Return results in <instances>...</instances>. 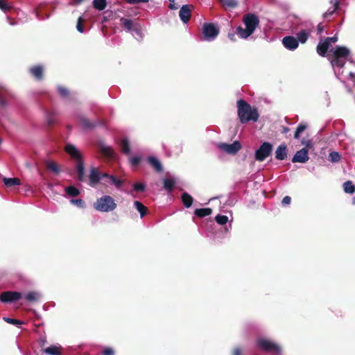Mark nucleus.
<instances>
[{"label":"nucleus","instance_id":"obj_1","mask_svg":"<svg viewBox=\"0 0 355 355\" xmlns=\"http://www.w3.org/2000/svg\"><path fill=\"white\" fill-rule=\"evenodd\" d=\"M237 113L240 122L242 124L247 123L252 121H258L259 114L256 107L252 106L243 99L237 101Z\"/></svg>","mask_w":355,"mask_h":355},{"label":"nucleus","instance_id":"obj_2","mask_svg":"<svg viewBox=\"0 0 355 355\" xmlns=\"http://www.w3.org/2000/svg\"><path fill=\"white\" fill-rule=\"evenodd\" d=\"M242 21L245 26V28L239 26L236 31V34L242 39H247L252 35L260 23L259 17L254 13L244 15Z\"/></svg>","mask_w":355,"mask_h":355},{"label":"nucleus","instance_id":"obj_3","mask_svg":"<svg viewBox=\"0 0 355 355\" xmlns=\"http://www.w3.org/2000/svg\"><path fill=\"white\" fill-rule=\"evenodd\" d=\"M93 206L96 211L101 212H110L116 208L117 205L112 196H103L96 199Z\"/></svg>","mask_w":355,"mask_h":355},{"label":"nucleus","instance_id":"obj_4","mask_svg":"<svg viewBox=\"0 0 355 355\" xmlns=\"http://www.w3.org/2000/svg\"><path fill=\"white\" fill-rule=\"evenodd\" d=\"M272 151V145L267 141L263 142L260 147L255 151L254 158L257 161L263 162Z\"/></svg>","mask_w":355,"mask_h":355},{"label":"nucleus","instance_id":"obj_5","mask_svg":"<svg viewBox=\"0 0 355 355\" xmlns=\"http://www.w3.org/2000/svg\"><path fill=\"white\" fill-rule=\"evenodd\" d=\"M219 33V28L211 23H207L203 25L202 34L205 40H214Z\"/></svg>","mask_w":355,"mask_h":355},{"label":"nucleus","instance_id":"obj_6","mask_svg":"<svg viewBox=\"0 0 355 355\" xmlns=\"http://www.w3.org/2000/svg\"><path fill=\"white\" fill-rule=\"evenodd\" d=\"M257 345L261 349L267 352H280V347L277 344L265 338L259 339L257 340Z\"/></svg>","mask_w":355,"mask_h":355},{"label":"nucleus","instance_id":"obj_7","mask_svg":"<svg viewBox=\"0 0 355 355\" xmlns=\"http://www.w3.org/2000/svg\"><path fill=\"white\" fill-rule=\"evenodd\" d=\"M218 147L226 153L234 155L241 148V144L239 141H234L232 144L220 143Z\"/></svg>","mask_w":355,"mask_h":355},{"label":"nucleus","instance_id":"obj_8","mask_svg":"<svg viewBox=\"0 0 355 355\" xmlns=\"http://www.w3.org/2000/svg\"><path fill=\"white\" fill-rule=\"evenodd\" d=\"M22 295L17 291H4L0 295V301L3 303H12L20 300Z\"/></svg>","mask_w":355,"mask_h":355},{"label":"nucleus","instance_id":"obj_9","mask_svg":"<svg viewBox=\"0 0 355 355\" xmlns=\"http://www.w3.org/2000/svg\"><path fill=\"white\" fill-rule=\"evenodd\" d=\"M193 8L192 5L187 4L182 6L179 12V16L183 23L186 24L190 20Z\"/></svg>","mask_w":355,"mask_h":355},{"label":"nucleus","instance_id":"obj_10","mask_svg":"<svg viewBox=\"0 0 355 355\" xmlns=\"http://www.w3.org/2000/svg\"><path fill=\"white\" fill-rule=\"evenodd\" d=\"M120 25L128 31L138 32L139 31V24L130 19L121 17L120 19Z\"/></svg>","mask_w":355,"mask_h":355},{"label":"nucleus","instance_id":"obj_11","mask_svg":"<svg viewBox=\"0 0 355 355\" xmlns=\"http://www.w3.org/2000/svg\"><path fill=\"white\" fill-rule=\"evenodd\" d=\"M88 178L89 186L95 187L97 185L101 180V173L98 169L95 167L91 168Z\"/></svg>","mask_w":355,"mask_h":355},{"label":"nucleus","instance_id":"obj_12","mask_svg":"<svg viewBox=\"0 0 355 355\" xmlns=\"http://www.w3.org/2000/svg\"><path fill=\"white\" fill-rule=\"evenodd\" d=\"M309 160L308 149L303 148L301 150L297 151L293 157L292 158V162L296 163H305Z\"/></svg>","mask_w":355,"mask_h":355},{"label":"nucleus","instance_id":"obj_13","mask_svg":"<svg viewBox=\"0 0 355 355\" xmlns=\"http://www.w3.org/2000/svg\"><path fill=\"white\" fill-rule=\"evenodd\" d=\"M282 44L284 47L288 50L296 49L299 44L298 40L293 36H286L282 40Z\"/></svg>","mask_w":355,"mask_h":355},{"label":"nucleus","instance_id":"obj_14","mask_svg":"<svg viewBox=\"0 0 355 355\" xmlns=\"http://www.w3.org/2000/svg\"><path fill=\"white\" fill-rule=\"evenodd\" d=\"M66 153L70 155L71 158L78 161L83 159L82 155L79 150L72 144H67L64 148Z\"/></svg>","mask_w":355,"mask_h":355},{"label":"nucleus","instance_id":"obj_15","mask_svg":"<svg viewBox=\"0 0 355 355\" xmlns=\"http://www.w3.org/2000/svg\"><path fill=\"white\" fill-rule=\"evenodd\" d=\"M30 73L37 80H42L44 78V67L42 65H35L29 69Z\"/></svg>","mask_w":355,"mask_h":355},{"label":"nucleus","instance_id":"obj_16","mask_svg":"<svg viewBox=\"0 0 355 355\" xmlns=\"http://www.w3.org/2000/svg\"><path fill=\"white\" fill-rule=\"evenodd\" d=\"M76 171L78 175V180L80 182L85 181V166L83 159L80 160L76 161Z\"/></svg>","mask_w":355,"mask_h":355},{"label":"nucleus","instance_id":"obj_17","mask_svg":"<svg viewBox=\"0 0 355 355\" xmlns=\"http://www.w3.org/2000/svg\"><path fill=\"white\" fill-rule=\"evenodd\" d=\"M76 171L78 175V180L80 182L85 181V166L83 159L80 160L76 161Z\"/></svg>","mask_w":355,"mask_h":355},{"label":"nucleus","instance_id":"obj_18","mask_svg":"<svg viewBox=\"0 0 355 355\" xmlns=\"http://www.w3.org/2000/svg\"><path fill=\"white\" fill-rule=\"evenodd\" d=\"M349 55V49L345 46H337L333 53L332 57L346 58Z\"/></svg>","mask_w":355,"mask_h":355},{"label":"nucleus","instance_id":"obj_19","mask_svg":"<svg viewBox=\"0 0 355 355\" xmlns=\"http://www.w3.org/2000/svg\"><path fill=\"white\" fill-rule=\"evenodd\" d=\"M147 161L157 173H160L163 171L162 164L157 157L149 156Z\"/></svg>","mask_w":355,"mask_h":355},{"label":"nucleus","instance_id":"obj_20","mask_svg":"<svg viewBox=\"0 0 355 355\" xmlns=\"http://www.w3.org/2000/svg\"><path fill=\"white\" fill-rule=\"evenodd\" d=\"M99 150L105 157L108 159L114 158L115 153L112 147L101 144L99 146Z\"/></svg>","mask_w":355,"mask_h":355},{"label":"nucleus","instance_id":"obj_21","mask_svg":"<svg viewBox=\"0 0 355 355\" xmlns=\"http://www.w3.org/2000/svg\"><path fill=\"white\" fill-rule=\"evenodd\" d=\"M288 155L287 146L284 144L279 146L275 150V158L278 160L286 159Z\"/></svg>","mask_w":355,"mask_h":355},{"label":"nucleus","instance_id":"obj_22","mask_svg":"<svg viewBox=\"0 0 355 355\" xmlns=\"http://www.w3.org/2000/svg\"><path fill=\"white\" fill-rule=\"evenodd\" d=\"M45 166L48 170L51 171L55 175H58L60 173V166L54 161H46Z\"/></svg>","mask_w":355,"mask_h":355},{"label":"nucleus","instance_id":"obj_23","mask_svg":"<svg viewBox=\"0 0 355 355\" xmlns=\"http://www.w3.org/2000/svg\"><path fill=\"white\" fill-rule=\"evenodd\" d=\"M329 46H330V44H329L326 41L320 42L317 46V53L320 55L324 57V56H325Z\"/></svg>","mask_w":355,"mask_h":355},{"label":"nucleus","instance_id":"obj_24","mask_svg":"<svg viewBox=\"0 0 355 355\" xmlns=\"http://www.w3.org/2000/svg\"><path fill=\"white\" fill-rule=\"evenodd\" d=\"M330 3L333 5L332 9H329L323 14L324 18H327L329 16L332 15L339 8L340 0H331Z\"/></svg>","mask_w":355,"mask_h":355},{"label":"nucleus","instance_id":"obj_25","mask_svg":"<svg viewBox=\"0 0 355 355\" xmlns=\"http://www.w3.org/2000/svg\"><path fill=\"white\" fill-rule=\"evenodd\" d=\"M3 182L8 188L21 184V180L18 178H3Z\"/></svg>","mask_w":355,"mask_h":355},{"label":"nucleus","instance_id":"obj_26","mask_svg":"<svg viewBox=\"0 0 355 355\" xmlns=\"http://www.w3.org/2000/svg\"><path fill=\"white\" fill-rule=\"evenodd\" d=\"M212 213V209L209 207L196 209L194 214L199 218H203L209 216Z\"/></svg>","mask_w":355,"mask_h":355},{"label":"nucleus","instance_id":"obj_27","mask_svg":"<svg viewBox=\"0 0 355 355\" xmlns=\"http://www.w3.org/2000/svg\"><path fill=\"white\" fill-rule=\"evenodd\" d=\"M181 199L183 205L187 208L190 207L193 202V197L187 192H184L182 194Z\"/></svg>","mask_w":355,"mask_h":355},{"label":"nucleus","instance_id":"obj_28","mask_svg":"<svg viewBox=\"0 0 355 355\" xmlns=\"http://www.w3.org/2000/svg\"><path fill=\"white\" fill-rule=\"evenodd\" d=\"M164 188L168 192L173 190L175 184V181L173 178H165L163 180Z\"/></svg>","mask_w":355,"mask_h":355},{"label":"nucleus","instance_id":"obj_29","mask_svg":"<svg viewBox=\"0 0 355 355\" xmlns=\"http://www.w3.org/2000/svg\"><path fill=\"white\" fill-rule=\"evenodd\" d=\"M121 150L125 155H129L130 153V146L129 141L127 138H123L121 143Z\"/></svg>","mask_w":355,"mask_h":355},{"label":"nucleus","instance_id":"obj_30","mask_svg":"<svg viewBox=\"0 0 355 355\" xmlns=\"http://www.w3.org/2000/svg\"><path fill=\"white\" fill-rule=\"evenodd\" d=\"M61 347L51 345L44 349V352L49 355H62L60 352Z\"/></svg>","mask_w":355,"mask_h":355},{"label":"nucleus","instance_id":"obj_31","mask_svg":"<svg viewBox=\"0 0 355 355\" xmlns=\"http://www.w3.org/2000/svg\"><path fill=\"white\" fill-rule=\"evenodd\" d=\"M134 205L136 209L139 212L141 218H143L147 214L148 208L141 202L136 200L134 202Z\"/></svg>","mask_w":355,"mask_h":355},{"label":"nucleus","instance_id":"obj_32","mask_svg":"<svg viewBox=\"0 0 355 355\" xmlns=\"http://www.w3.org/2000/svg\"><path fill=\"white\" fill-rule=\"evenodd\" d=\"M309 37V33L304 29L301 30L297 34L296 39L298 40V43H305Z\"/></svg>","mask_w":355,"mask_h":355},{"label":"nucleus","instance_id":"obj_33","mask_svg":"<svg viewBox=\"0 0 355 355\" xmlns=\"http://www.w3.org/2000/svg\"><path fill=\"white\" fill-rule=\"evenodd\" d=\"M343 189L345 193L352 194L355 192V185L350 180L346 181L343 184Z\"/></svg>","mask_w":355,"mask_h":355},{"label":"nucleus","instance_id":"obj_34","mask_svg":"<svg viewBox=\"0 0 355 355\" xmlns=\"http://www.w3.org/2000/svg\"><path fill=\"white\" fill-rule=\"evenodd\" d=\"M93 6L98 10H103L107 6L106 0H94Z\"/></svg>","mask_w":355,"mask_h":355},{"label":"nucleus","instance_id":"obj_35","mask_svg":"<svg viewBox=\"0 0 355 355\" xmlns=\"http://www.w3.org/2000/svg\"><path fill=\"white\" fill-rule=\"evenodd\" d=\"M107 182H109L111 184L114 185L117 189H121L123 184V180L112 175H111Z\"/></svg>","mask_w":355,"mask_h":355},{"label":"nucleus","instance_id":"obj_36","mask_svg":"<svg viewBox=\"0 0 355 355\" xmlns=\"http://www.w3.org/2000/svg\"><path fill=\"white\" fill-rule=\"evenodd\" d=\"M65 192L67 195L71 197H76L79 196L80 191L74 186H69L65 188Z\"/></svg>","mask_w":355,"mask_h":355},{"label":"nucleus","instance_id":"obj_37","mask_svg":"<svg viewBox=\"0 0 355 355\" xmlns=\"http://www.w3.org/2000/svg\"><path fill=\"white\" fill-rule=\"evenodd\" d=\"M222 6L225 8H234L238 6L236 0H219Z\"/></svg>","mask_w":355,"mask_h":355},{"label":"nucleus","instance_id":"obj_38","mask_svg":"<svg viewBox=\"0 0 355 355\" xmlns=\"http://www.w3.org/2000/svg\"><path fill=\"white\" fill-rule=\"evenodd\" d=\"M82 126L85 129H92L96 126V123L91 122L88 119L82 117L80 119Z\"/></svg>","mask_w":355,"mask_h":355},{"label":"nucleus","instance_id":"obj_39","mask_svg":"<svg viewBox=\"0 0 355 355\" xmlns=\"http://www.w3.org/2000/svg\"><path fill=\"white\" fill-rule=\"evenodd\" d=\"M58 93L60 94V96L62 98H69L70 96V92L69 90L64 87V86H62V85H59L58 87Z\"/></svg>","mask_w":355,"mask_h":355},{"label":"nucleus","instance_id":"obj_40","mask_svg":"<svg viewBox=\"0 0 355 355\" xmlns=\"http://www.w3.org/2000/svg\"><path fill=\"white\" fill-rule=\"evenodd\" d=\"M307 125L306 123H301L298 125L294 134V138L298 139L300 135L306 129Z\"/></svg>","mask_w":355,"mask_h":355},{"label":"nucleus","instance_id":"obj_41","mask_svg":"<svg viewBox=\"0 0 355 355\" xmlns=\"http://www.w3.org/2000/svg\"><path fill=\"white\" fill-rule=\"evenodd\" d=\"M39 294L36 292L32 291L27 293L25 296V298L28 302H36L39 299Z\"/></svg>","mask_w":355,"mask_h":355},{"label":"nucleus","instance_id":"obj_42","mask_svg":"<svg viewBox=\"0 0 355 355\" xmlns=\"http://www.w3.org/2000/svg\"><path fill=\"white\" fill-rule=\"evenodd\" d=\"M0 9L6 13L10 12L12 7L6 0H0Z\"/></svg>","mask_w":355,"mask_h":355},{"label":"nucleus","instance_id":"obj_43","mask_svg":"<svg viewBox=\"0 0 355 355\" xmlns=\"http://www.w3.org/2000/svg\"><path fill=\"white\" fill-rule=\"evenodd\" d=\"M331 64L333 66H336L338 67L342 68L345 65V60L343 58H339L336 57H332Z\"/></svg>","mask_w":355,"mask_h":355},{"label":"nucleus","instance_id":"obj_44","mask_svg":"<svg viewBox=\"0 0 355 355\" xmlns=\"http://www.w3.org/2000/svg\"><path fill=\"white\" fill-rule=\"evenodd\" d=\"M216 221L219 225H225L228 221V217L225 215H217L215 218Z\"/></svg>","mask_w":355,"mask_h":355},{"label":"nucleus","instance_id":"obj_45","mask_svg":"<svg viewBox=\"0 0 355 355\" xmlns=\"http://www.w3.org/2000/svg\"><path fill=\"white\" fill-rule=\"evenodd\" d=\"M329 159L331 162H338L340 159V155L336 151L331 152L329 154Z\"/></svg>","mask_w":355,"mask_h":355},{"label":"nucleus","instance_id":"obj_46","mask_svg":"<svg viewBox=\"0 0 355 355\" xmlns=\"http://www.w3.org/2000/svg\"><path fill=\"white\" fill-rule=\"evenodd\" d=\"M133 189L137 192H144L146 190L144 183H135L133 184Z\"/></svg>","mask_w":355,"mask_h":355},{"label":"nucleus","instance_id":"obj_47","mask_svg":"<svg viewBox=\"0 0 355 355\" xmlns=\"http://www.w3.org/2000/svg\"><path fill=\"white\" fill-rule=\"evenodd\" d=\"M71 202L80 208H83L85 206V201L82 199H72Z\"/></svg>","mask_w":355,"mask_h":355},{"label":"nucleus","instance_id":"obj_48","mask_svg":"<svg viewBox=\"0 0 355 355\" xmlns=\"http://www.w3.org/2000/svg\"><path fill=\"white\" fill-rule=\"evenodd\" d=\"M3 320L7 322V323H9V324H14V325H17V324H21L23 322L21 321V320H17V319H14V318H3Z\"/></svg>","mask_w":355,"mask_h":355},{"label":"nucleus","instance_id":"obj_49","mask_svg":"<svg viewBox=\"0 0 355 355\" xmlns=\"http://www.w3.org/2000/svg\"><path fill=\"white\" fill-rule=\"evenodd\" d=\"M141 161V157L135 156L130 159V164L132 166H137L139 164Z\"/></svg>","mask_w":355,"mask_h":355},{"label":"nucleus","instance_id":"obj_50","mask_svg":"<svg viewBox=\"0 0 355 355\" xmlns=\"http://www.w3.org/2000/svg\"><path fill=\"white\" fill-rule=\"evenodd\" d=\"M46 122L49 126H52L55 123V120L54 119L53 114H48L46 118Z\"/></svg>","mask_w":355,"mask_h":355},{"label":"nucleus","instance_id":"obj_51","mask_svg":"<svg viewBox=\"0 0 355 355\" xmlns=\"http://www.w3.org/2000/svg\"><path fill=\"white\" fill-rule=\"evenodd\" d=\"M83 19L81 17H79L78 20L77 25H76V28H77V30L80 33H83L84 31V27L83 25Z\"/></svg>","mask_w":355,"mask_h":355},{"label":"nucleus","instance_id":"obj_52","mask_svg":"<svg viewBox=\"0 0 355 355\" xmlns=\"http://www.w3.org/2000/svg\"><path fill=\"white\" fill-rule=\"evenodd\" d=\"M102 355H114V351L111 347H105L102 352Z\"/></svg>","mask_w":355,"mask_h":355},{"label":"nucleus","instance_id":"obj_53","mask_svg":"<svg viewBox=\"0 0 355 355\" xmlns=\"http://www.w3.org/2000/svg\"><path fill=\"white\" fill-rule=\"evenodd\" d=\"M324 41L327 42L329 44H331V42H336L338 41V37L336 35H334L333 37H327Z\"/></svg>","mask_w":355,"mask_h":355},{"label":"nucleus","instance_id":"obj_54","mask_svg":"<svg viewBox=\"0 0 355 355\" xmlns=\"http://www.w3.org/2000/svg\"><path fill=\"white\" fill-rule=\"evenodd\" d=\"M291 197L287 196H285V197L283 198V200H282V205H283L284 206H286V205H289V204L291 203Z\"/></svg>","mask_w":355,"mask_h":355},{"label":"nucleus","instance_id":"obj_55","mask_svg":"<svg viewBox=\"0 0 355 355\" xmlns=\"http://www.w3.org/2000/svg\"><path fill=\"white\" fill-rule=\"evenodd\" d=\"M318 33L320 34L324 31V26L320 23L317 27Z\"/></svg>","mask_w":355,"mask_h":355},{"label":"nucleus","instance_id":"obj_56","mask_svg":"<svg viewBox=\"0 0 355 355\" xmlns=\"http://www.w3.org/2000/svg\"><path fill=\"white\" fill-rule=\"evenodd\" d=\"M232 355H241V350L239 348H235L233 350Z\"/></svg>","mask_w":355,"mask_h":355},{"label":"nucleus","instance_id":"obj_57","mask_svg":"<svg viewBox=\"0 0 355 355\" xmlns=\"http://www.w3.org/2000/svg\"><path fill=\"white\" fill-rule=\"evenodd\" d=\"M110 176H111V175H110L107 173H101V178H107L108 180Z\"/></svg>","mask_w":355,"mask_h":355},{"label":"nucleus","instance_id":"obj_58","mask_svg":"<svg viewBox=\"0 0 355 355\" xmlns=\"http://www.w3.org/2000/svg\"><path fill=\"white\" fill-rule=\"evenodd\" d=\"M169 8L172 10L177 9V7H175L174 4H172L171 3H170Z\"/></svg>","mask_w":355,"mask_h":355},{"label":"nucleus","instance_id":"obj_59","mask_svg":"<svg viewBox=\"0 0 355 355\" xmlns=\"http://www.w3.org/2000/svg\"><path fill=\"white\" fill-rule=\"evenodd\" d=\"M290 130L288 127H284L283 132L286 133Z\"/></svg>","mask_w":355,"mask_h":355},{"label":"nucleus","instance_id":"obj_60","mask_svg":"<svg viewBox=\"0 0 355 355\" xmlns=\"http://www.w3.org/2000/svg\"><path fill=\"white\" fill-rule=\"evenodd\" d=\"M306 147L308 148H311V143L310 141H308L307 143L306 144Z\"/></svg>","mask_w":355,"mask_h":355},{"label":"nucleus","instance_id":"obj_61","mask_svg":"<svg viewBox=\"0 0 355 355\" xmlns=\"http://www.w3.org/2000/svg\"><path fill=\"white\" fill-rule=\"evenodd\" d=\"M352 204L355 205V196L352 198Z\"/></svg>","mask_w":355,"mask_h":355},{"label":"nucleus","instance_id":"obj_62","mask_svg":"<svg viewBox=\"0 0 355 355\" xmlns=\"http://www.w3.org/2000/svg\"><path fill=\"white\" fill-rule=\"evenodd\" d=\"M0 103L2 105H4V101L2 99H0Z\"/></svg>","mask_w":355,"mask_h":355},{"label":"nucleus","instance_id":"obj_63","mask_svg":"<svg viewBox=\"0 0 355 355\" xmlns=\"http://www.w3.org/2000/svg\"><path fill=\"white\" fill-rule=\"evenodd\" d=\"M78 3H81L82 1H83L84 0H76Z\"/></svg>","mask_w":355,"mask_h":355}]
</instances>
